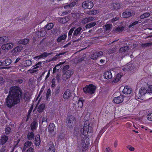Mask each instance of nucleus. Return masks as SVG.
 I'll use <instances>...</instances> for the list:
<instances>
[{"label": "nucleus", "mask_w": 152, "mask_h": 152, "mask_svg": "<svg viewBox=\"0 0 152 152\" xmlns=\"http://www.w3.org/2000/svg\"><path fill=\"white\" fill-rule=\"evenodd\" d=\"M22 93L20 88L17 86L11 87L10 89L8 95L6 99V106L11 108L20 102Z\"/></svg>", "instance_id": "1"}, {"label": "nucleus", "mask_w": 152, "mask_h": 152, "mask_svg": "<svg viewBox=\"0 0 152 152\" xmlns=\"http://www.w3.org/2000/svg\"><path fill=\"white\" fill-rule=\"evenodd\" d=\"M69 65H66L63 67V74L62 76V79L63 80H67L74 73L73 70L69 69Z\"/></svg>", "instance_id": "2"}, {"label": "nucleus", "mask_w": 152, "mask_h": 152, "mask_svg": "<svg viewBox=\"0 0 152 152\" xmlns=\"http://www.w3.org/2000/svg\"><path fill=\"white\" fill-rule=\"evenodd\" d=\"M90 124L88 121H85L83 128L81 129V132L82 134L86 138V135L89 136L88 135L89 133H91L93 129L90 126Z\"/></svg>", "instance_id": "3"}, {"label": "nucleus", "mask_w": 152, "mask_h": 152, "mask_svg": "<svg viewBox=\"0 0 152 152\" xmlns=\"http://www.w3.org/2000/svg\"><path fill=\"white\" fill-rule=\"evenodd\" d=\"M140 97L145 94L146 95L152 94V85H150L147 87H142L140 88L139 91Z\"/></svg>", "instance_id": "4"}, {"label": "nucleus", "mask_w": 152, "mask_h": 152, "mask_svg": "<svg viewBox=\"0 0 152 152\" xmlns=\"http://www.w3.org/2000/svg\"><path fill=\"white\" fill-rule=\"evenodd\" d=\"M96 89L95 86L93 84H90L87 85L83 89V91L86 94L88 93L90 94H92L94 93Z\"/></svg>", "instance_id": "5"}, {"label": "nucleus", "mask_w": 152, "mask_h": 152, "mask_svg": "<svg viewBox=\"0 0 152 152\" xmlns=\"http://www.w3.org/2000/svg\"><path fill=\"white\" fill-rule=\"evenodd\" d=\"M94 6L93 3L91 1H86L83 2L82 4L83 8L85 9H91Z\"/></svg>", "instance_id": "6"}, {"label": "nucleus", "mask_w": 152, "mask_h": 152, "mask_svg": "<svg viewBox=\"0 0 152 152\" xmlns=\"http://www.w3.org/2000/svg\"><path fill=\"white\" fill-rule=\"evenodd\" d=\"M75 121V117L72 115H70L67 118L66 123L68 124V125L70 128L72 127L73 124Z\"/></svg>", "instance_id": "7"}, {"label": "nucleus", "mask_w": 152, "mask_h": 152, "mask_svg": "<svg viewBox=\"0 0 152 152\" xmlns=\"http://www.w3.org/2000/svg\"><path fill=\"white\" fill-rule=\"evenodd\" d=\"M124 98V97L123 95H120L118 96L115 97L113 99V101L116 104H119L123 102Z\"/></svg>", "instance_id": "8"}, {"label": "nucleus", "mask_w": 152, "mask_h": 152, "mask_svg": "<svg viewBox=\"0 0 152 152\" xmlns=\"http://www.w3.org/2000/svg\"><path fill=\"white\" fill-rule=\"evenodd\" d=\"M55 127V124L53 123H50L49 124L48 132L50 134H52L54 133L56 129Z\"/></svg>", "instance_id": "9"}, {"label": "nucleus", "mask_w": 152, "mask_h": 152, "mask_svg": "<svg viewBox=\"0 0 152 152\" xmlns=\"http://www.w3.org/2000/svg\"><path fill=\"white\" fill-rule=\"evenodd\" d=\"M13 45L12 43H8L2 45L1 46V48L4 50H9L13 47Z\"/></svg>", "instance_id": "10"}, {"label": "nucleus", "mask_w": 152, "mask_h": 152, "mask_svg": "<svg viewBox=\"0 0 152 152\" xmlns=\"http://www.w3.org/2000/svg\"><path fill=\"white\" fill-rule=\"evenodd\" d=\"M133 67L134 66L132 64H128L125 65L123 68L122 69L124 71H129L132 70Z\"/></svg>", "instance_id": "11"}, {"label": "nucleus", "mask_w": 152, "mask_h": 152, "mask_svg": "<svg viewBox=\"0 0 152 152\" xmlns=\"http://www.w3.org/2000/svg\"><path fill=\"white\" fill-rule=\"evenodd\" d=\"M53 54V53H48L47 52H44L41 55L37 56L35 57V58L37 59H39L41 58H44L49 55H51Z\"/></svg>", "instance_id": "12"}, {"label": "nucleus", "mask_w": 152, "mask_h": 152, "mask_svg": "<svg viewBox=\"0 0 152 152\" xmlns=\"http://www.w3.org/2000/svg\"><path fill=\"white\" fill-rule=\"evenodd\" d=\"M82 29V27L81 26L76 28L73 32V36H77L80 35L81 33Z\"/></svg>", "instance_id": "13"}, {"label": "nucleus", "mask_w": 152, "mask_h": 152, "mask_svg": "<svg viewBox=\"0 0 152 152\" xmlns=\"http://www.w3.org/2000/svg\"><path fill=\"white\" fill-rule=\"evenodd\" d=\"M71 96L70 90L68 89L65 92L63 95V97L65 99H67L71 97Z\"/></svg>", "instance_id": "14"}, {"label": "nucleus", "mask_w": 152, "mask_h": 152, "mask_svg": "<svg viewBox=\"0 0 152 152\" xmlns=\"http://www.w3.org/2000/svg\"><path fill=\"white\" fill-rule=\"evenodd\" d=\"M132 91L131 88L127 86H125L123 90V92L125 94H129Z\"/></svg>", "instance_id": "15"}, {"label": "nucleus", "mask_w": 152, "mask_h": 152, "mask_svg": "<svg viewBox=\"0 0 152 152\" xmlns=\"http://www.w3.org/2000/svg\"><path fill=\"white\" fill-rule=\"evenodd\" d=\"M9 39L7 37L5 36H0V44H2L7 42Z\"/></svg>", "instance_id": "16"}, {"label": "nucleus", "mask_w": 152, "mask_h": 152, "mask_svg": "<svg viewBox=\"0 0 152 152\" xmlns=\"http://www.w3.org/2000/svg\"><path fill=\"white\" fill-rule=\"evenodd\" d=\"M104 76L105 79H109L112 78V75L110 71H108L104 73Z\"/></svg>", "instance_id": "17"}, {"label": "nucleus", "mask_w": 152, "mask_h": 152, "mask_svg": "<svg viewBox=\"0 0 152 152\" xmlns=\"http://www.w3.org/2000/svg\"><path fill=\"white\" fill-rule=\"evenodd\" d=\"M48 146L49 147V148L48 150V152H54L55 149L54 148V146L53 143L50 142L49 143L48 145Z\"/></svg>", "instance_id": "18"}, {"label": "nucleus", "mask_w": 152, "mask_h": 152, "mask_svg": "<svg viewBox=\"0 0 152 152\" xmlns=\"http://www.w3.org/2000/svg\"><path fill=\"white\" fill-rule=\"evenodd\" d=\"M134 14V13L133 12L131 13L129 12H123L122 15L124 18H128Z\"/></svg>", "instance_id": "19"}, {"label": "nucleus", "mask_w": 152, "mask_h": 152, "mask_svg": "<svg viewBox=\"0 0 152 152\" xmlns=\"http://www.w3.org/2000/svg\"><path fill=\"white\" fill-rule=\"evenodd\" d=\"M98 23V21L91 22L86 25L85 27L86 29L90 28L95 26Z\"/></svg>", "instance_id": "20"}, {"label": "nucleus", "mask_w": 152, "mask_h": 152, "mask_svg": "<svg viewBox=\"0 0 152 152\" xmlns=\"http://www.w3.org/2000/svg\"><path fill=\"white\" fill-rule=\"evenodd\" d=\"M32 144V142L28 141H27L24 143V146L23 148V151H25L27 148H28Z\"/></svg>", "instance_id": "21"}, {"label": "nucleus", "mask_w": 152, "mask_h": 152, "mask_svg": "<svg viewBox=\"0 0 152 152\" xmlns=\"http://www.w3.org/2000/svg\"><path fill=\"white\" fill-rule=\"evenodd\" d=\"M42 63L41 62H39L35 66H33L32 69L31 70V73H34L37 71V69L39 67V65H40Z\"/></svg>", "instance_id": "22"}, {"label": "nucleus", "mask_w": 152, "mask_h": 152, "mask_svg": "<svg viewBox=\"0 0 152 152\" xmlns=\"http://www.w3.org/2000/svg\"><path fill=\"white\" fill-rule=\"evenodd\" d=\"M8 139V137L4 135L1 137L0 140V144L1 145H3L6 142Z\"/></svg>", "instance_id": "23"}, {"label": "nucleus", "mask_w": 152, "mask_h": 152, "mask_svg": "<svg viewBox=\"0 0 152 152\" xmlns=\"http://www.w3.org/2000/svg\"><path fill=\"white\" fill-rule=\"evenodd\" d=\"M40 136L39 134L37 135L35 138V144L37 146H39L40 142Z\"/></svg>", "instance_id": "24"}, {"label": "nucleus", "mask_w": 152, "mask_h": 152, "mask_svg": "<svg viewBox=\"0 0 152 152\" xmlns=\"http://www.w3.org/2000/svg\"><path fill=\"white\" fill-rule=\"evenodd\" d=\"M68 20V17H64L59 18L58 21L61 24H64L67 22Z\"/></svg>", "instance_id": "25"}, {"label": "nucleus", "mask_w": 152, "mask_h": 152, "mask_svg": "<svg viewBox=\"0 0 152 152\" xmlns=\"http://www.w3.org/2000/svg\"><path fill=\"white\" fill-rule=\"evenodd\" d=\"M121 75L120 74H117L114 80H113L112 82L114 83L118 82L120 80L121 78Z\"/></svg>", "instance_id": "26"}, {"label": "nucleus", "mask_w": 152, "mask_h": 152, "mask_svg": "<svg viewBox=\"0 0 152 152\" xmlns=\"http://www.w3.org/2000/svg\"><path fill=\"white\" fill-rule=\"evenodd\" d=\"M45 105L44 104L40 105L38 108L37 111L39 113L42 112L45 109Z\"/></svg>", "instance_id": "27"}, {"label": "nucleus", "mask_w": 152, "mask_h": 152, "mask_svg": "<svg viewBox=\"0 0 152 152\" xmlns=\"http://www.w3.org/2000/svg\"><path fill=\"white\" fill-rule=\"evenodd\" d=\"M34 135L33 132L28 133L27 134V138L28 140H31L34 139Z\"/></svg>", "instance_id": "28"}, {"label": "nucleus", "mask_w": 152, "mask_h": 152, "mask_svg": "<svg viewBox=\"0 0 152 152\" xmlns=\"http://www.w3.org/2000/svg\"><path fill=\"white\" fill-rule=\"evenodd\" d=\"M29 41V40L28 39H24L20 40L19 41V43L21 44L26 45L27 44Z\"/></svg>", "instance_id": "29"}, {"label": "nucleus", "mask_w": 152, "mask_h": 152, "mask_svg": "<svg viewBox=\"0 0 152 152\" xmlns=\"http://www.w3.org/2000/svg\"><path fill=\"white\" fill-rule=\"evenodd\" d=\"M53 24L52 23H49L44 27L45 29H46L47 30H49L51 29L53 27Z\"/></svg>", "instance_id": "30"}, {"label": "nucleus", "mask_w": 152, "mask_h": 152, "mask_svg": "<svg viewBox=\"0 0 152 152\" xmlns=\"http://www.w3.org/2000/svg\"><path fill=\"white\" fill-rule=\"evenodd\" d=\"M37 126V124L35 121H33L31 124V129L32 130H35Z\"/></svg>", "instance_id": "31"}, {"label": "nucleus", "mask_w": 152, "mask_h": 152, "mask_svg": "<svg viewBox=\"0 0 152 152\" xmlns=\"http://www.w3.org/2000/svg\"><path fill=\"white\" fill-rule=\"evenodd\" d=\"M66 37V35H62L58 37L57 39V41L58 42H60L62 40L65 39Z\"/></svg>", "instance_id": "32"}, {"label": "nucleus", "mask_w": 152, "mask_h": 152, "mask_svg": "<svg viewBox=\"0 0 152 152\" xmlns=\"http://www.w3.org/2000/svg\"><path fill=\"white\" fill-rule=\"evenodd\" d=\"M129 48L128 46H125L121 48L119 50V52L120 53L125 52L129 50Z\"/></svg>", "instance_id": "33"}, {"label": "nucleus", "mask_w": 152, "mask_h": 152, "mask_svg": "<svg viewBox=\"0 0 152 152\" xmlns=\"http://www.w3.org/2000/svg\"><path fill=\"white\" fill-rule=\"evenodd\" d=\"M84 101L82 99L80 98L78 101L77 105L78 107L81 108L83 106V103Z\"/></svg>", "instance_id": "34"}, {"label": "nucleus", "mask_w": 152, "mask_h": 152, "mask_svg": "<svg viewBox=\"0 0 152 152\" xmlns=\"http://www.w3.org/2000/svg\"><path fill=\"white\" fill-rule=\"evenodd\" d=\"M12 62V60L10 59H6L3 62V64H4L5 66L9 65Z\"/></svg>", "instance_id": "35"}, {"label": "nucleus", "mask_w": 152, "mask_h": 152, "mask_svg": "<svg viewBox=\"0 0 152 152\" xmlns=\"http://www.w3.org/2000/svg\"><path fill=\"white\" fill-rule=\"evenodd\" d=\"M41 33V35H40V36H44L46 34L47 32L45 30V28H41L39 31Z\"/></svg>", "instance_id": "36"}, {"label": "nucleus", "mask_w": 152, "mask_h": 152, "mask_svg": "<svg viewBox=\"0 0 152 152\" xmlns=\"http://www.w3.org/2000/svg\"><path fill=\"white\" fill-rule=\"evenodd\" d=\"M113 8L115 10H118L121 7L120 5L118 3H114L113 4Z\"/></svg>", "instance_id": "37"}, {"label": "nucleus", "mask_w": 152, "mask_h": 152, "mask_svg": "<svg viewBox=\"0 0 152 152\" xmlns=\"http://www.w3.org/2000/svg\"><path fill=\"white\" fill-rule=\"evenodd\" d=\"M23 49V47L19 45L15 48L14 50L16 52H20Z\"/></svg>", "instance_id": "38"}, {"label": "nucleus", "mask_w": 152, "mask_h": 152, "mask_svg": "<svg viewBox=\"0 0 152 152\" xmlns=\"http://www.w3.org/2000/svg\"><path fill=\"white\" fill-rule=\"evenodd\" d=\"M149 16V13L148 12H146L141 15L140 16V18L142 19H144V18L148 17Z\"/></svg>", "instance_id": "39"}, {"label": "nucleus", "mask_w": 152, "mask_h": 152, "mask_svg": "<svg viewBox=\"0 0 152 152\" xmlns=\"http://www.w3.org/2000/svg\"><path fill=\"white\" fill-rule=\"evenodd\" d=\"M32 63V61L30 60H27L26 61V64L24 66L25 67H27L31 66Z\"/></svg>", "instance_id": "40"}, {"label": "nucleus", "mask_w": 152, "mask_h": 152, "mask_svg": "<svg viewBox=\"0 0 152 152\" xmlns=\"http://www.w3.org/2000/svg\"><path fill=\"white\" fill-rule=\"evenodd\" d=\"M152 45V42L147 43H146L141 44V46L142 47H146L151 46Z\"/></svg>", "instance_id": "41"}, {"label": "nucleus", "mask_w": 152, "mask_h": 152, "mask_svg": "<svg viewBox=\"0 0 152 152\" xmlns=\"http://www.w3.org/2000/svg\"><path fill=\"white\" fill-rule=\"evenodd\" d=\"M105 29L106 30H109L112 28V25L111 24H107L105 25Z\"/></svg>", "instance_id": "42"}, {"label": "nucleus", "mask_w": 152, "mask_h": 152, "mask_svg": "<svg viewBox=\"0 0 152 152\" xmlns=\"http://www.w3.org/2000/svg\"><path fill=\"white\" fill-rule=\"evenodd\" d=\"M124 27H118L115 30V31L118 32H121L124 29Z\"/></svg>", "instance_id": "43"}, {"label": "nucleus", "mask_w": 152, "mask_h": 152, "mask_svg": "<svg viewBox=\"0 0 152 152\" xmlns=\"http://www.w3.org/2000/svg\"><path fill=\"white\" fill-rule=\"evenodd\" d=\"M64 53H61L59 54L58 55H57L55 57L53 58V59L54 60H56L57 59H58L59 58V56L64 55Z\"/></svg>", "instance_id": "44"}, {"label": "nucleus", "mask_w": 152, "mask_h": 152, "mask_svg": "<svg viewBox=\"0 0 152 152\" xmlns=\"http://www.w3.org/2000/svg\"><path fill=\"white\" fill-rule=\"evenodd\" d=\"M97 58V54L96 53L92 54L91 56V58L93 60L96 59Z\"/></svg>", "instance_id": "45"}, {"label": "nucleus", "mask_w": 152, "mask_h": 152, "mask_svg": "<svg viewBox=\"0 0 152 152\" xmlns=\"http://www.w3.org/2000/svg\"><path fill=\"white\" fill-rule=\"evenodd\" d=\"M11 128L7 126L6 128L5 133L6 134H9L10 132Z\"/></svg>", "instance_id": "46"}, {"label": "nucleus", "mask_w": 152, "mask_h": 152, "mask_svg": "<svg viewBox=\"0 0 152 152\" xmlns=\"http://www.w3.org/2000/svg\"><path fill=\"white\" fill-rule=\"evenodd\" d=\"M148 120L152 121V113L148 114L147 116Z\"/></svg>", "instance_id": "47"}, {"label": "nucleus", "mask_w": 152, "mask_h": 152, "mask_svg": "<svg viewBox=\"0 0 152 152\" xmlns=\"http://www.w3.org/2000/svg\"><path fill=\"white\" fill-rule=\"evenodd\" d=\"M75 29V28L73 27L68 32V36L69 37H71L72 33Z\"/></svg>", "instance_id": "48"}, {"label": "nucleus", "mask_w": 152, "mask_h": 152, "mask_svg": "<svg viewBox=\"0 0 152 152\" xmlns=\"http://www.w3.org/2000/svg\"><path fill=\"white\" fill-rule=\"evenodd\" d=\"M97 13V11L96 10H94L93 11H90L89 13L88 14L89 15H95Z\"/></svg>", "instance_id": "49"}, {"label": "nucleus", "mask_w": 152, "mask_h": 152, "mask_svg": "<svg viewBox=\"0 0 152 152\" xmlns=\"http://www.w3.org/2000/svg\"><path fill=\"white\" fill-rule=\"evenodd\" d=\"M88 22L87 18H84L82 20L81 23L83 24H85Z\"/></svg>", "instance_id": "50"}, {"label": "nucleus", "mask_w": 152, "mask_h": 152, "mask_svg": "<svg viewBox=\"0 0 152 152\" xmlns=\"http://www.w3.org/2000/svg\"><path fill=\"white\" fill-rule=\"evenodd\" d=\"M60 65L59 64H58L56 65L54 67L53 69V73H54L56 72L57 70H58L59 69L58 68V69H57L56 67L58 66H59Z\"/></svg>", "instance_id": "51"}, {"label": "nucleus", "mask_w": 152, "mask_h": 152, "mask_svg": "<svg viewBox=\"0 0 152 152\" xmlns=\"http://www.w3.org/2000/svg\"><path fill=\"white\" fill-rule=\"evenodd\" d=\"M126 148L131 151H133L134 150V148L130 145H127Z\"/></svg>", "instance_id": "52"}, {"label": "nucleus", "mask_w": 152, "mask_h": 152, "mask_svg": "<svg viewBox=\"0 0 152 152\" xmlns=\"http://www.w3.org/2000/svg\"><path fill=\"white\" fill-rule=\"evenodd\" d=\"M139 23V21H136L132 23H131L130 25L129 26V28H131L134 26L135 25H136L137 24Z\"/></svg>", "instance_id": "53"}, {"label": "nucleus", "mask_w": 152, "mask_h": 152, "mask_svg": "<svg viewBox=\"0 0 152 152\" xmlns=\"http://www.w3.org/2000/svg\"><path fill=\"white\" fill-rule=\"evenodd\" d=\"M96 53L97 54L98 57L101 56L103 55V53L102 51L97 52Z\"/></svg>", "instance_id": "54"}, {"label": "nucleus", "mask_w": 152, "mask_h": 152, "mask_svg": "<svg viewBox=\"0 0 152 152\" xmlns=\"http://www.w3.org/2000/svg\"><path fill=\"white\" fill-rule=\"evenodd\" d=\"M88 22L93 21L95 20V18L92 16H91L90 17L87 18Z\"/></svg>", "instance_id": "55"}, {"label": "nucleus", "mask_w": 152, "mask_h": 152, "mask_svg": "<svg viewBox=\"0 0 152 152\" xmlns=\"http://www.w3.org/2000/svg\"><path fill=\"white\" fill-rule=\"evenodd\" d=\"M55 79H53L52 81V87H54L55 86Z\"/></svg>", "instance_id": "56"}, {"label": "nucleus", "mask_w": 152, "mask_h": 152, "mask_svg": "<svg viewBox=\"0 0 152 152\" xmlns=\"http://www.w3.org/2000/svg\"><path fill=\"white\" fill-rule=\"evenodd\" d=\"M51 93V91L50 89H48L47 91V94H46L47 96L48 97V96H50V95Z\"/></svg>", "instance_id": "57"}, {"label": "nucleus", "mask_w": 152, "mask_h": 152, "mask_svg": "<svg viewBox=\"0 0 152 152\" xmlns=\"http://www.w3.org/2000/svg\"><path fill=\"white\" fill-rule=\"evenodd\" d=\"M32 109L31 108H30V109L28 111V114L27 116V119H28L29 118V117L30 116V113L32 111Z\"/></svg>", "instance_id": "58"}, {"label": "nucleus", "mask_w": 152, "mask_h": 152, "mask_svg": "<svg viewBox=\"0 0 152 152\" xmlns=\"http://www.w3.org/2000/svg\"><path fill=\"white\" fill-rule=\"evenodd\" d=\"M27 150L28 152H34V149L32 147H30Z\"/></svg>", "instance_id": "59"}, {"label": "nucleus", "mask_w": 152, "mask_h": 152, "mask_svg": "<svg viewBox=\"0 0 152 152\" xmlns=\"http://www.w3.org/2000/svg\"><path fill=\"white\" fill-rule=\"evenodd\" d=\"M4 82V80L3 78L1 77H0V84H2Z\"/></svg>", "instance_id": "60"}, {"label": "nucleus", "mask_w": 152, "mask_h": 152, "mask_svg": "<svg viewBox=\"0 0 152 152\" xmlns=\"http://www.w3.org/2000/svg\"><path fill=\"white\" fill-rule=\"evenodd\" d=\"M118 19V18L117 17H116L115 18H113L111 20V22L112 23H114L115 21H117Z\"/></svg>", "instance_id": "61"}, {"label": "nucleus", "mask_w": 152, "mask_h": 152, "mask_svg": "<svg viewBox=\"0 0 152 152\" xmlns=\"http://www.w3.org/2000/svg\"><path fill=\"white\" fill-rule=\"evenodd\" d=\"M75 2H72L69 4V7L70 8H71L72 7H74V6H75Z\"/></svg>", "instance_id": "62"}, {"label": "nucleus", "mask_w": 152, "mask_h": 152, "mask_svg": "<svg viewBox=\"0 0 152 152\" xmlns=\"http://www.w3.org/2000/svg\"><path fill=\"white\" fill-rule=\"evenodd\" d=\"M40 35H41V33L39 31H38L36 33V35L38 37H43V36H40Z\"/></svg>", "instance_id": "63"}, {"label": "nucleus", "mask_w": 152, "mask_h": 152, "mask_svg": "<svg viewBox=\"0 0 152 152\" xmlns=\"http://www.w3.org/2000/svg\"><path fill=\"white\" fill-rule=\"evenodd\" d=\"M23 82V80L21 79H18L17 80V82L18 83L21 84Z\"/></svg>", "instance_id": "64"}]
</instances>
